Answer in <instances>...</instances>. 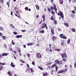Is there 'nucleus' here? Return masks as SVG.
Instances as JSON below:
<instances>
[{"label":"nucleus","mask_w":76,"mask_h":76,"mask_svg":"<svg viewBox=\"0 0 76 76\" xmlns=\"http://www.w3.org/2000/svg\"><path fill=\"white\" fill-rule=\"evenodd\" d=\"M57 64L55 63L53 65H52L51 66V68H53L54 67H55L56 70V72H57L58 71V66H57Z\"/></svg>","instance_id":"20e7f679"},{"label":"nucleus","mask_w":76,"mask_h":76,"mask_svg":"<svg viewBox=\"0 0 76 76\" xmlns=\"http://www.w3.org/2000/svg\"><path fill=\"white\" fill-rule=\"evenodd\" d=\"M71 12L73 13V14H75V11L72 10L71 11Z\"/></svg>","instance_id":"a18cd8bd"},{"label":"nucleus","mask_w":76,"mask_h":76,"mask_svg":"<svg viewBox=\"0 0 76 76\" xmlns=\"http://www.w3.org/2000/svg\"><path fill=\"white\" fill-rule=\"evenodd\" d=\"M53 21L54 22V24H55V25H56V24H57V21L55 20H54Z\"/></svg>","instance_id":"ea45409f"},{"label":"nucleus","mask_w":76,"mask_h":76,"mask_svg":"<svg viewBox=\"0 0 76 76\" xmlns=\"http://www.w3.org/2000/svg\"><path fill=\"white\" fill-rule=\"evenodd\" d=\"M2 39L4 40H5L6 39V37L4 36H2Z\"/></svg>","instance_id":"e433bc0d"},{"label":"nucleus","mask_w":76,"mask_h":76,"mask_svg":"<svg viewBox=\"0 0 76 76\" xmlns=\"http://www.w3.org/2000/svg\"><path fill=\"white\" fill-rule=\"evenodd\" d=\"M58 31H61V29H60V28H58Z\"/></svg>","instance_id":"680f3d73"},{"label":"nucleus","mask_w":76,"mask_h":76,"mask_svg":"<svg viewBox=\"0 0 76 76\" xmlns=\"http://www.w3.org/2000/svg\"><path fill=\"white\" fill-rule=\"evenodd\" d=\"M0 64L1 65H5V64H4V63H1V62H0Z\"/></svg>","instance_id":"de8ad7c7"},{"label":"nucleus","mask_w":76,"mask_h":76,"mask_svg":"<svg viewBox=\"0 0 76 76\" xmlns=\"http://www.w3.org/2000/svg\"><path fill=\"white\" fill-rule=\"evenodd\" d=\"M27 67H29V65L28 64H27Z\"/></svg>","instance_id":"338daca9"},{"label":"nucleus","mask_w":76,"mask_h":76,"mask_svg":"<svg viewBox=\"0 0 76 76\" xmlns=\"http://www.w3.org/2000/svg\"><path fill=\"white\" fill-rule=\"evenodd\" d=\"M7 4L8 7H10V6L9 5V4H10V3H9V2H7Z\"/></svg>","instance_id":"c9c22d12"},{"label":"nucleus","mask_w":76,"mask_h":76,"mask_svg":"<svg viewBox=\"0 0 76 76\" xmlns=\"http://www.w3.org/2000/svg\"><path fill=\"white\" fill-rule=\"evenodd\" d=\"M38 68L40 69V70H44V69L43 68H42V67L40 66H38Z\"/></svg>","instance_id":"393cba45"},{"label":"nucleus","mask_w":76,"mask_h":76,"mask_svg":"<svg viewBox=\"0 0 76 76\" xmlns=\"http://www.w3.org/2000/svg\"><path fill=\"white\" fill-rule=\"evenodd\" d=\"M50 19L51 20H55V18H54V16H52L50 18Z\"/></svg>","instance_id":"5701e85b"},{"label":"nucleus","mask_w":76,"mask_h":76,"mask_svg":"<svg viewBox=\"0 0 76 76\" xmlns=\"http://www.w3.org/2000/svg\"><path fill=\"white\" fill-rule=\"evenodd\" d=\"M21 31L23 32H26V30H22Z\"/></svg>","instance_id":"8fccbe9b"},{"label":"nucleus","mask_w":76,"mask_h":76,"mask_svg":"<svg viewBox=\"0 0 76 76\" xmlns=\"http://www.w3.org/2000/svg\"><path fill=\"white\" fill-rule=\"evenodd\" d=\"M7 74L10 76H12V72H10L9 71H8L7 72Z\"/></svg>","instance_id":"f3484780"},{"label":"nucleus","mask_w":76,"mask_h":76,"mask_svg":"<svg viewBox=\"0 0 76 76\" xmlns=\"http://www.w3.org/2000/svg\"><path fill=\"white\" fill-rule=\"evenodd\" d=\"M0 31H4V28L0 26Z\"/></svg>","instance_id":"72a5a7b5"},{"label":"nucleus","mask_w":76,"mask_h":76,"mask_svg":"<svg viewBox=\"0 0 76 76\" xmlns=\"http://www.w3.org/2000/svg\"><path fill=\"white\" fill-rule=\"evenodd\" d=\"M49 50H50V48H46V51H47V52H48V51H49Z\"/></svg>","instance_id":"a19ab883"},{"label":"nucleus","mask_w":76,"mask_h":76,"mask_svg":"<svg viewBox=\"0 0 76 76\" xmlns=\"http://www.w3.org/2000/svg\"><path fill=\"white\" fill-rule=\"evenodd\" d=\"M3 57H2V56L1 55H0V59L2 58Z\"/></svg>","instance_id":"774afa93"},{"label":"nucleus","mask_w":76,"mask_h":76,"mask_svg":"<svg viewBox=\"0 0 76 76\" xmlns=\"http://www.w3.org/2000/svg\"><path fill=\"white\" fill-rule=\"evenodd\" d=\"M48 12H51V9L49 7H48Z\"/></svg>","instance_id":"09e8293b"},{"label":"nucleus","mask_w":76,"mask_h":76,"mask_svg":"<svg viewBox=\"0 0 76 76\" xmlns=\"http://www.w3.org/2000/svg\"><path fill=\"white\" fill-rule=\"evenodd\" d=\"M70 39H68L67 40V43L68 44H70Z\"/></svg>","instance_id":"f704fd0d"},{"label":"nucleus","mask_w":76,"mask_h":76,"mask_svg":"<svg viewBox=\"0 0 76 76\" xmlns=\"http://www.w3.org/2000/svg\"><path fill=\"white\" fill-rule=\"evenodd\" d=\"M35 6L37 10H39V6H38V5L36 4L35 5Z\"/></svg>","instance_id":"4be33fe9"},{"label":"nucleus","mask_w":76,"mask_h":76,"mask_svg":"<svg viewBox=\"0 0 76 76\" xmlns=\"http://www.w3.org/2000/svg\"><path fill=\"white\" fill-rule=\"evenodd\" d=\"M61 45L62 47H63V46L64 45V42H61Z\"/></svg>","instance_id":"473e14b6"},{"label":"nucleus","mask_w":76,"mask_h":76,"mask_svg":"<svg viewBox=\"0 0 76 76\" xmlns=\"http://www.w3.org/2000/svg\"><path fill=\"white\" fill-rule=\"evenodd\" d=\"M74 16H75V15H73V14H72L71 15V17H72V18H73Z\"/></svg>","instance_id":"13d9d810"},{"label":"nucleus","mask_w":76,"mask_h":76,"mask_svg":"<svg viewBox=\"0 0 76 76\" xmlns=\"http://www.w3.org/2000/svg\"><path fill=\"white\" fill-rule=\"evenodd\" d=\"M4 48H7V45H6L4 44Z\"/></svg>","instance_id":"c03bdc74"},{"label":"nucleus","mask_w":76,"mask_h":76,"mask_svg":"<svg viewBox=\"0 0 76 76\" xmlns=\"http://www.w3.org/2000/svg\"><path fill=\"white\" fill-rule=\"evenodd\" d=\"M68 65H65L64 66L65 68H66V67H68Z\"/></svg>","instance_id":"6e6d98bb"},{"label":"nucleus","mask_w":76,"mask_h":76,"mask_svg":"<svg viewBox=\"0 0 76 76\" xmlns=\"http://www.w3.org/2000/svg\"><path fill=\"white\" fill-rule=\"evenodd\" d=\"M11 66L12 67H15V65H14V64L13 62L11 63Z\"/></svg>","instance_id":"a211bd4d"},{"label":"nucleus","mask_w":76,"mask_h":76,"mask_svg":"<svg viewBox=\"0 0 76 76\" xmlns=\"http://www.w3.org/2000/svg\"><path fill=\"white\" fill-rule=\"evenodd\" d=\"M63 71L62 70H61L60 71H59L58 72V74H60V73H63Z\"/></svg>","instance_id":"6ab92c4d"},{"label":"nucleus","mask_w":76,"mask_h":76,"mask_svg":"<svg viewBox=\"0 0 76 76\" xmlns=\"http://www.w3.org/2000/svg\"><path fill=\"white\" fill-rule=\"evenodd\" d=\"M39 33H41V34H44L45 31L44 30H42V31H40Z\"/></svg>","instance_id":"bb28decb"},{"label":"nucleus","mask_w":76,"mask_h":76,"mask_svg":"<svg viewBox=\"0 0 76 76\" xmlns=\"http://www.w3.org/2000/svg\"><path fill=\"white\" fill-rule=\"evenodd\" d=\"M32 64H33V66H35V61H33L32 63Z\"/></svg>","instance_id":"4c0bfd02"},{"label":"nucleus","mask_w":76,"mask_h":76,"mask_svg":"<svg viewBox=\"0 0 76 76\" xmlns=\"http://www.w3.org/2000/svg\"><path fill=\"white\" fill-rule=\"evenodd\" d=\"M68 70V69H64L62 70L63 71V73H66L67 71Z\"/></svg>","instance_id":"aec40b11"},{"label":"nucleus","mask_w":76,"mask_h":76,"mask_svg":"<svg viewBox=\"0 0 76 76\" xmlns=\"http://www.w3.org/2000/svg\"><path fill=\"white\" fill-rule=\"evenodd\" d=\"M13 34L14 35H16V34H17V33L16 32H14Z\"/></svg>","instance_id":"4d7b16f0"},{"label":"nucleus","mask_w":76,"mask_h":76,"mask_svg":"<svg viewBox=\"0 0 76 76\" xmlns=\"http://www.w3.org/2000/svg\"><path fill=\"white\" fill-rule=\"evenodd\" d=\"M53 64V63H52L51 62H50L49 63H48L46 65L47 66H48L49 65H51L52 64Z\"/></svg>","instance_id":"b1692460"},{"label":"nucleus","mask_w":76,"mask_h":76,"mask_svg":"<svg viewBox=\"0 0 76 76\" xmlns=\"http://www.w3.org/2000/svg\"><path fill=\"white\" fill-rule=\"evenodd\" d=\"M45 27L46 29H48V27H47V24L44 23L42 24L41 26H40V28L41 29H44Z\"/></svg>","instance_id":"7ed1b4c3"},{"label":"nucleus","mask_w":76,"mask_h":76,"mask_svg":"<svg viewBox=\"0 0 76 76\" xmlns=\"http://www.w3.org/2000/svg\"><path fill=\"white\" fill-rule=\"evenodd\" d=\"M18 52L20 53H19V54L20 56L21 57L22 56V52H21V50L20 49H18Z\"/></svg>","instance_id":"dca6fc26"},{"label":"nucleus","mask_w":76,"mask_h":76,"mask_svg":"<svg viewBox=\"0 0 76 76\" xmlns=\"http://www.w3.org/2000/svg\"><path fill=\"white\" fill-rule=\"evenodd\" d=\"M42 18H43V22H45V15H43Z\"/></svg>","instance_id":"9b49d317"},{"label":"nucleus","mask_w":76,"mask_h":76,"mask_svg":"<svg viewBox=\"0 0 76 76\" xmlns=\"http://www.w3.org/2000/svg\"><path fill=\"white\" fill-rule=\"evenodd\" d=\"M3 66H0V71H1L2 69H3Z\"/></svg>","instance_id":"79ce46f5"},{"label":"nucleus","mask_w":76,"mask_h":76,"mask_svg":"<svg viewBox=\"0 0 76 76\" xmlns=\"http://www.w3.org/2000/svg\"><path fill=\"white\" fill-rule=\"evenodd\" d=\"M64 25H65L66 27H69V23H64Z\"/></svg>","instance_id":"4468645a"},{"label":"nucleus","mask_w":76,"mask_h":76,"mask_svg":"<svg viewBox=\"0 0 76 76\" xmlns=\"http://www.w3.org/2000/svg\"><path fill=\"white\" fill-rule=\"evenodd\" d=\"M58 16H60L61 18H64V15H63V13L60 11H58Z\"/></svg>","instance_id":"39448f33"},{"label":"nucleus","mask_w":76,"mask_h":76,"mask_svg":"<svg viewBox=\"0 0 76 76\" xmlns=\"http://www.w3.org/2000/svg\"><path fill=\"white\" fill-rule=\"evenodd\" d=\"M12 45H15V43L13 42V40H12Z\"/></svg>","instance_id":"37998d69"},{"label":"nucleus","mask_w":76,"mask_h":76,"mask_svg":"<svg viewBox=\"0 0 76 76\" xmlns=\"http://www.w3.org/2000/svg\"><path fill=\"white\" fill-rule=\"evenodd\" d=\"M13 56L14 58H15V60H16V57L14 55H13Z\"/></svg>","instance_id":"3c124183"},{"label":"nucleus","mask_w":76,"mask_h":76,"mask_svg":"<svg viewBox=\"0 0 76 76\" xmlns=\"http://www.w3.org/2000/svg\"><path fill=\"white\" fill-rule=\"evenodd\" d=\"M63 61L62 60H60L59 62V64H63Z\"/></svg>","instance_id":"412c9836"},{"label":"nucleus","mask_w":76,"mask_h":76,"mask_svg":"<svg viewBox=\"0 0 76 76\" xmlns=\"http://www.w3.org/2000/svg\"><path fill=\"white\" fill-rule=\"evenodd\" d=\"M43 76H47V75L48 74V73L47 72L43 73Z\"/></svg>","instance_id":"cd10ccee"},{"label":"nucleus","mask_w":76,"mask_h":76,"mask_svg":"<svg viewBox=\"0 0 76 76\" xmlns=\"http://www.w3.org/2000/svg\"><path fill=\"white\" fill-rule=\"evenodd\" d=\"M50 51L51 53H52V52H53V50H51V49H50Z\"/></svg>","instance_id":"bf43d9fd"},{"label":"nucleus","mask_w":76,"mask_h":76,"mask_svg":"<svg viewBox=\"0 0 76 76\" xmlns=\"http://www.w3.org/2000/svg\"><path fill=\"white\" fill-rule=\"evenodd\" d=\"M51 14H52V15H55V12L54 11H52L51 12Z\"/></svg>","instance_id":"58836bf2"},{"label":"nucleus","mask_w":76,"mask_h":76,"mask_svg":"<svg viewBox=\"0 0 76 76\" xmlns=\"http://www.w3.org/2000/svg\"><path fill=\"white\" fill-rule=\"evenodd\" d=\"M53 6H51L50 7L51 11H53V10H54L56 14H57V8L56 7V4L55 3H53Z\"/></svg>","instance_id":"f03ea898"},{"label":"nucleus","mask_w":76,"mask_h":76,"mask_svg":"<svg viewBox=\"0 0 76 76\" xmlns=\"http://www.w3.org/2000/svg\"><path fill=\"white\" fill-rule=\"evenodd\" d=\"M22 36L21 35H17L15 36V38H22Z\"/></svg>","instance_id":"f8f14e48"},{"label":"nucleus","mask_w":76,"mask_h":76,"mask_svg":"<svg viewBox=\"0 0 76 76\" xmlns=\"http://www.w3.org/2000/svg\"><path fill=\"white\" fill-rule=\"evenodd\" d=\"M59 37L61 38H62V39H67V37L66 36H63V34H60Z\"/></svg>","instance_id":"423d86ee"},{"label":"nucleus","mask_w":76,"mask_h":76,"mask_svg":"<svg viewBox=\"0 0 76 76\" xmlns=\"http://www.w3.org/2000/svg\"><path fill=\"white\" fill-rule=\"evenodd\" d=\"M39 44H37L36 45V46H37V47H39Z\"/></svg>","instance_id":"e2e57ef3"},{"label":"nucleus","mask_w":76,"mask_h":76,"mask_svg":"<svg viewBox=\"0 0 76 76\" xmlns=\"http://www.w3.org/2000/svg\"><path fill=\"white\" fill-rule=\"evenodd\" d=\"M59 2L60 4H63L64 1L63 0H59Z\"/></svg>","instance_id":"9d476101"},{"label":"nucleus","mask_w":76,"mask_h":76,"mask_svg":"<svg viewBox=\"0 0 76 76\" xmlns=\"http://www.w3.org/2000/svg\"><path fill=\"white\" fill-rule=\"evenodd\" d=\"M30 71L31 72V73H34V71L33 70V68H31L30 69Z\"/></svg>","instance_id":"2f4dec72"},{"label":"nucleus","mask_w":76,"mask_h":76,"mask_svg":"<svg viewBox=\"0 0 76 76\" xmlns=\"http://www.w3.org/2000/svg\"><path fill=\"white\" fill-rule=\"evenodd\" d=\"M41 23H42V20H41L40 22V23H39V25H40V24H41Z\"/></svg>","instance_id":"0e129e2a"},{"label":"nucleus","mask_w":76,"mask_h":76,"mask_svg":"<svg viewBox=\"0 0 76 76\" xmlns=\"http://www.w3.org/2000/svg\"><path fill=\"white\" fill-rule=\"evenodd\" d=\"M49 48L50 49L51 48V44H49Z\"/></svg>","instance_id":"864d4df0"},{"label":"nucleus","mask_w":76,"mask_h":76,"mask_svg":"<svg viewBox=\"0 0 76 76\" xmlns=\"http://www.w3.org/2000/svg\"><path fill=\"white\" fill-rule=\"evenodd\" d=\"M76 2V0H72V3H74V2Z\"/></svg>","instance_id":"052dcab7"},{"label":"nucleus","mask_w":76,"mask_h":76,"mask_svg":"<svg viewBox=\"0 0 76 76\" xmlns=\"http://www.w3.org/2000/svg\"><path fill=\"white\" fill-rule=\"evenodd\" d=\"M19 10H17L16 12V13L17 14V15H18V16H20V15L19 13Z\"/></svg>","instance_id":"2eb2a0df"},{"label":"nucleus","mask_w":76,"mask_h":76,"mask_svg":"<svg viewBox=\"0 0 76 76\" xmlns=\"http://www.w3.org/2000/svg\"><path fill=\"white\" fill-rule=\"evenodd\" d=\"M55 51H58V52H60V51H61V49H55Z\"/></svg>","instance_id":"7c9ffc66"},{"label":"nucleus","mask_w":76,"mask_h":76,"mask_svg":"<svg viewBox=\"0 0 76 76\" xmlns=\"http://www.w3.org/2000/svg\"><path fill=\"white\" fill-rule=\"evenodd\" d=\"M51 33L52 35H54V29L52 28L51 29Z\"/></svg>","instance_id":"6e6552de"},{"label":"nucleus","mask_w":76,"mask_h":76,"mask_svg":"<svg viewBox=\"0 0 76 76\" xmlns=\"http://www.w3.org/2000/svg\"><path fill=\"white\" fill-rule=\"evenodd\" d=\"M61 55L63 58V61L64 62H66V61H67V60H66V58H67V54L65 53H61ZM64 57H65L66 58H64Z\"/></svg>","instance_id":"f257e3e1"},{"label":"nucleus","mask_w":76,"mask_h":76,"mask_svg":"<svg viewBox=\"0 0 76 76\" xmlns=\"http://www.w3.org/2000/svg\"><path fill=\"white\" fill-rule=\"evenodd\" d=\"M1 55H2V56H7V55H8V53H2V54H1Z\"/></svg>","instance_id":"ddd939ff"},{"label":"nucleus","mask_w":76,"mask_h":76,"mask_svg":"<svg viewBox=\"0 0 76 76\" xmlns=\"http://www.w3.org/2000/svg\"><path fill=\"white\" fill-rule=\"evenodd\" d=\"M71 30L72 31V32H75V31H76L75 29L74 28H71Z\"/></svg>","instance_id":"c756f323"},{"label":"nucleus","mask_w":76,"mask_h":76,"mask_svg":"<svg viewBox=\"0 0 76 76\" xmlns=\"http://www.w3.org/2000/svg\"><path fill=\"white\" fill-rule=\"evenodd\" d=\"M36 56L38 58H40L42 57V56L41 55V54L39 53H37V54H36Z\"/></svg>","instance_id":"0eeeda50"},{"label":"nucleus","mask_w":76,"mask_h":76,"mask_svg":"<svg viewBox=\"0 0 76 76\" xmlns=\"http://www.w3.org/2000/svg\"><path fill=\"white\" fill-rule=\"evenodd\" d=\"M57 38L56 36H53L52 37L53 41H54V42H55V41H57Z\"/></svg>","instance_id":"1a4fd4ad"},{"label":"nucleus","mask_w":76,"mask_h":76,"mask_svg":"<svg viewBox=\"0 0 76 76\" xmlns=\"http://www.w3.org/2000/svg\"><path fill=\"white\" fill-rule=\"evenodd\" d=\"M27 55L28 57H29V56H30V54H29V53H27Z\"/></svg>","instance_id":"603ef678"},{"label":"nucleus","mask_w":76,"mask_h":76,"mask_svg":"<svg viewBox=\"0 0 76 76\" xmlns=\"http://www.w3.org/2000/svg\"><path fill=\"white\" fill-rule=\"evenodd\" d=\"M33 45V43H29L27 44V45L29 46V45Z\"/></svg>","instance_id":"c85d7f7f"},{"label":"nucleus","mask_w":76,"mask_h":76,"mask_svg":"<svg viewBox=\"0 0 76 76\" xmlns=\"http://www.w3.org/2000/svg\"><path fill=\"white\" fill-rule=\"evenodd\" d=\"M55 63H56V64H59V61L57 60H55Z\"/></svg>","instance_id":"a878e982"},{"label":"nucleus","mask_w":76,"mask_h":76,"mask_svg":"<svg viewBox=\"0 0 76 76\" xmlns=\"http://www.w3.org/2000/svg\"><path fill=\"white\" fill-rule=\"evenodd\" d=\"M0 1H1V3H3H3H4V0H0Z\"/></svg>","instance_id":"49530a36"},{"label":"nucleus","mask_w":76,"mask_h":76,"mask_svg":"<svg viewBox=\"0 0 76 76\" xmlns=\"http://www.w3.org/2000/svg\"><path fill=\"white\" fill-rule=\"evenodd\" d=\"M15 16H17V17H18V18H20L19 16H18V15H17L16 14H15Z\"/></svg>","instance_id":"5fc2aeb1"},{"label":"nucleus","mask_w":76,"mask_h":76,"mask_svg":"<svg viewBox=\"0 0 76 76\" xmlns=\"http://www.w3.org/2000/svg\"><path fill=\"white\" fill-rule=\"evenodd\" d=\"M20 61L22 62V63H25V61Z\"/></svg>","instance_id":"69168bd1"}]
</instances>
